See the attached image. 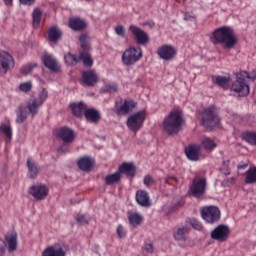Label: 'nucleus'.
Here are the masks:
<instances>
[{
  "mask_svg": "<svg viewBox=\"0 0 256 256\" xmlns=\"http://www.w3.org/2000/svg\"><path fill=\"white\" fill-rule=\"evenodd\" d=\"M47 97H48V92L43 89V90L39 93L38 97L35 98L34 100H35L37 103H39V105H42V104L44 103V101L47 99Z\"/></svg>",
  "mask_w": 256,
  "mask_h": 256,
  "instance_id": "a19ab883",
  "label": "nucleus"
},
{
  "mask_svg": "<svg viewBox=\"0 0 256 256\" xmlns=\"http://www.w3.org/2000/svg\"><path fill=\"white\" fill-rule=\"evenodd\" d=\"M230 235V229L226 225H219L215 230L212 231L211 237L219 242H225Z\"/></svg>",
  "mask_w": 256,
  "mask_h": 256,
  "instance_id": "ddd939ff",
  "label": "nucleus"
},
{
  "mask_svg": "<svg viewBox=\"0 0 256 256\" xmlns=\"http://www.w3.org/2000/svg\"><path fill=\"white\" fill-rule=\"evenodd\" d=\"M69 151L68 146L64 145L58 149V153L63 154Z\"/></svg>",
  "mask_w": 256,
  "mask_h": 256,
  "instance_id": "bf43d9fd",
  "label": "nucleus"
},
{
  "mask_svg": "<svg viewBox=\"0 0 256 256\" xmlns=\"http://www.w3.org/2000/svg\"><path fill=\"white\" fill-rule=\"evenodd\" d=\"M19 89L24 93L29 92L32 89V83L31 82L22 83L20 84Z\"/></svg>",
  "mask_w": 256,
  "mask_h": 256,
  "instance_id": "49530a36",
  "label": "nucleus"
},
{
  "mask_svg": "<svg viewBox=\"0 0 256 256\" xmlns=\"http://www.w3.org/2000/svg\"><path fill=\"white\" fill-rule=\"evenodd\" d=\"M88 36L87 35H82L80 36L79 38V41L81 43V47L84 49V50H88L89 49V45H88Z\"/></svg>",
  "mask_w": 256,
  "mask_h": 256,
  "instance_id": "c03bdc74",
  "label": "nucleus"
},
{
  "mask_svg": "<svg viewBox=\"0 0 256 256\" xmlns=\"http://www.w3.org/2000/svg\"><path fill=\"white\" fill-rule=\"evenodd\" d=\"M202 218L210 224H214L220 220L221 212L216 206H206L201 209Z\"/></svg>",
  "mask_w": 256,
  "mask_h": 256,
  "instance_id": "0eeeda50",
  "label": "nucleus"
},
{
  "mask_svg": "<svg viewBox=\"0 0 256 256\" xmlns=\"http://www.w3.org/2000/svg\"><path fill=\"white\" fill-rule=\"evenodd\" d=\"M188 231L186 227L180 228L177 230V232L174 234V237L177 240H183L185 238V233Z\"/></svg>",
  "mask_w": 256,
  "mask_h": 256,
  "instance_id": "79ce46f5",
  "label": "nucleus"
},
{
  "mask_svg": "<svg viewBox=\"0 0 256 256\" xmlns=\"http://www.w3.org/2000/svg\"><path fill=\"white\" fill-rule=\"evenodd\" d=\"M229 163H230L229 160L224 161L223 168H224V170H225V171H224V174H225V175H230V174H231V171L228 169Z\"/></svg>",
  "mask_w": 256,
  "mask_h": 256,
  "instance_id": "6e6d98bb",
  "label": "nucleus"
},
{
  "mask_svg": "<svg viewBox=\"0 0 256 256\" xmlns=\"http://www.w3.org/2000/svg\"><path fill=\"white\" fill-rule=\"evenodd\" d=\"M3 2L8 7H11L13 5V0H3Z\"/></svg>",
  "mask_w": 256,
  "mask_h": 256,
  "instance_id": "052dcab7",
  "label": "nucleus"
},
{
  "mask_svg": "<svg viewBox=\"0 0 256 256\" xmlns=\"http://www.w3.org/2000/svg\"><path fill=\"white\" fill-rule=\"evenodd\" d=\"M230 81L229 77L215 76L213 77V82L221 87H226Z\"/></svg>",
  "mask_w": 256,
  "mask_h": 256,
  "instance_id": "e433bc0d",
  "label": "nucleus"
},
{
  "mask_svg": "<svg viewBox=\"0 0 256 256\" xmlns=\"http://www.w3.org/2000/svg\"><path fill=\"white\" fill-rule=\"evenodd\" d=\"M65 63L69 66H74L77 63L80 62L79 57H76L73 54L68 53L65 57H64Z\"/></svg>",
  "mask_w": 256,
  "mask_h": 256,
  "instance_id": "4c0bfd02",
  "label": "nucleus"
},
{
  "mask_svg": "<svg viewBox=\"0 0 256 256\" xmlns=\"http://www.w3.org/2000/svg\"><path fill=\"white\" fill-rule=\"evenodd\" d=\"M121 173L119 172V170L113 174H110V175H107L105 177V183L107 185H113V184H116V183H119L120 180H121Z\"/></svg>",
  "mask_w": 256,
  "mask_h": 256,
  "instance_id": "c756f323",
  "label": "nucleus"
},
{
  "mask_svg": "<svg viewBox=\"0 0 256 256\" xmlns=\"http://www.w3.org/2000/svg\"><path fill=\"white\" fill-rule=\"evenodd\" d=\"M27 166H28L31 178H34L39 173L38 167L36 166L35 162L31 158L27 160Z\"/></svg>",
  "mask_w": 256,
  "mask_h": 256,
  "instance_id": "72a5a7b5",
  "label": "nucleus"
},
{
  "mask_svg": "<svg viewBox=\"0 0 256 256\" xmlns=\"http://www.w3.org/2000/svg\"><path fill=\"white\" fill-rule=\"evenodd\" d=\"M103 90L105 92L114 93L117 92L118 87L115 83H109L104 86Z\"/></svg>",
  "mask_w": 256,
  "mask_h": 256,
  "instance_id": "37998d69",
  "label": "nucleus"
},
{
  "mask_svg": "<svg viewBox=\"0 0 256 256\" xmlns=\"http://www.w3.org/2000/svg\"><path fill=\"white\" fill-rule=\"evenodd\" d=\"M71 109H72V113L76 117H82L83 115L86 114L87 106L83 102L73 103L71 104Z\"/></svg>",
  "mask_w": 256,
  "mask_h": 256,
  "instance_id": "aec40b11",
  "label": "nucleus"
},
{
  "mask_svg": "<svg viewBox=\"0 0 256 256\" xmlns=\"http://www.w3.org/2000/svg\"><path fill=\"white\" fill-rule=\"evenodd\" d=\"M62 37V32L58 27H52L48 31V38L51 42L56 43Z\"/></svg>",
  "mask_w": 256,
  "mask_h": 256,
  "instance_id": "b1692460",
  "label": "nucleus"
},
{
  "mask_svg": "<svg viewBox=\"0 0 256 256\" xmlns=\"http://www.w3.org/2000/svg\"><path fill=\"white\" fill-rule=\"evenodd\" d=\"M128 219L133 227H138L144 220V217L139 213H129Z\"/></svg>",
  "mask_w": 256,
  "mask_h": 256,
  "instance_id": "a878e982",
  "label": "nucleus"
},
{
  "mask_svg": "<svg viewBox=\"0 0 256 256\" xmlns=\"http://www.w3.org/2000/svg\"><path fill=\"white\" fill-rule=\"evenodd\" d=\"M29 194L37 200H42L48 195V187L42 184H37L29 189Z\"/></svg>",
  "mask_w": 256,
  "mask_h": 256,
  "instance_id": "4468645a",
  "label": "nucleus"
},
{
  "mask_svg": "<svg viewBox=\"0 0 256 256\" xmlns=\"http://www.w3.org/2000/svg\"><path fill=\"white\" fill-rule=\"evenodd\" d=\"M145 119H146V112L144 110L136 112L131 116H129L127 120V127L132 132H137L143 127Z\"/></svg>",
  "mask_w": 256,
  "mask_h": 256,
  "instance_id": "423d86ee",
  "label": "nucleus"
},
{
  "mask_svg": "<svg viewBox=\"0 0 256 256\" xmlns=\"http://www.w3.org/2000/svg\"><path fill=\"white\" fill-rule=\"evenodd\" d=\"M136 201L142 207L148 208L151 206V200L147 191L138 190L136 193Z\"/></svg>",
  "mask_w": 256,
  "mask_h": 256,
  "instance_id": "f3484780",
  "label": "nucleus"
},
{
  "mask_svg": "<svg viewBox=\"0 0 256 256\" xmlns=\"http://www.w3.org/2000/svg\"><path fill=\"white\" fill-rule=\"evenodd\" d=\"M115 33L120 36L121 38H125V28L122 25H118L115 28Z\"/></svg>",
  "mask_w": 256,
  "mask_h": 256,
  "instance_id": "3c124183",
  "label": "nucleus"
},
{
  "mask_svg": "<svg viewBox=\"0 0 256 256\" xmlns=\"http://www.w3.org/2000/svg\"><path fill=\"white\" fill-rule=\"evenodd\" d=\"M198 118L200 120L201 125H203L206 128L216 127L220 123V118L216 113L215 106L205 108L202 112L199 113Z\"/></svg>",
  "mask_w": 256,
  "mask_h": 256,
  "instance_id": "20e7f679",
  "label": "nucleus"
},
{
  "mask_svg": "<svg viewBox=\"0 0 256 256\" xmlns=\"http://www.w3.org/2000/svg\"><path fill=\"white\" fill-rule=\"evenodd\" d=\"M79 59H80V62L81 61L83 62V65L85 67H91L93 65V59L86 52L81 53L80 56H79Z\"/></svg>",
  "mask_w": 256,
  "mask_h": 256,
  "instance_id": "c9c22d12",
  "label": "nucleus"
},
{
  "mask_svg": "<svg viewBox=\"0 0 256 256\" xmlns=\"http://www.w3.org/2000/svg\"><path fill=\"white\" fill-rule=\"evenodd\" d=\"M244 140L251 145L256 146V133L255 132H248L243 136Z\"/></svg>",
  "mask_w": 256,
  "mask_h": 256,
  "instance_id": "58836bf2",
  "label": "nucleus"
},
{
  "mask_svg": "<svg viewBox=\"0 0 256 256\" xmlns=\"http://www.w3.org/2000/svg\"><path fill=\"white\" fill-rule=\"evenodd\" d=\"M142 250L146 253V254H151L154 251V247L151 243H147L143 246Z\"/></svg>",
  "mask_w": 256,
  "mask_h": 256,
  "instance_id": "603ef678",
  "label": "nucleus"
},
{
  "mask_svg": "<svg viewBox=\"0 0 256 256\" xmlns=\"http://www.w3.org/2000/svg\"><path fill=\"white\" fill-rule=\"evenodd\" d=\"M206 191V180L204 178H198L196 177L190 186L189 193L196 197L199 198L201 197Z\"/></svg>",
  "mask_w": 256,
  "mask_h": 256,
  "instance_id": "6e6552de",
  "label": "nucleus"
},
{
  "mask_svg": "<svg viewBox=\"0 0 256 256\" xmlns=\"http://www.w3.org/2000/svg\"><path fill=\"white\" fill-rule=\"evenodd\" d=\"M120 175L126 174L129 177H133L136 173V167L132 163H123L120 167L119 170Z\"/></svg>",
  "mask_w": 256,
  "mask_h": 256,
  "instance_id": "412c9836",
  "label": "nucleus"
},
{
  "mask_svg": "<svg viewBox=\"0 0 256 256\" xmlns=\"http://www.w3.org/2000/svg\"><path fill=\"white\" fill-rule=\"evenodd\" d=\"M36 67V64H28L25 65L22 69H21V73L24 75H27L29 73L32 72V70Z\"/></svg>",
  "mask_w": 256,
  "mask_h": 256,
  "instance_id": "a18cd8bd",
  "label": "nucleus"
},
{
  "mask_svg": "<svg viewBox=\"0 0 256 256\" xmlns=\"http://www.w3.org/2000/svg\"><path fill=\"white\" fill-rule=\"evenodd\" d=\"M157 54L164 61H172L177 55V50L172 45H163L158 49Z\"/></svg>",
  "mask_w": 256,
  "mask_h": 256,
  "instance_id": "9b49d317",
  "label": "nucleus"
},
{
  "mask_svg": "<svg viewBox=\"0 0 256 256\" xmlns=\"http://www.w3.org/2000/svg\"><path fill=\"white\" fill-rule=\"evenodd\" d=\"M247 167H248L247 163H241L240 165H238L239 170L246 169Z\"/></svg>",
  "mask_w": 256,
  "mask_h": 256,
  "instance_id": "680f3d73",
  "label": "nucleus"
},
{
  "mask_svg": "<svg viewBox=\"0 0 256 256\" xmlns=\"http://www.w3.org/2000/svg\"><path fill=\"white\" fill-rule=\"evenodd\" d=\"M0 132L3 133L9 140L12 138V129L9 125L2 124L0 126Z\"/></svg>",
  "mask_w": 256,
  "mask_h": 256,
  "instance_id": "ea45409f",
  "label": "nucleus"
},
{
  "mask_svg": "<svg viewBox=\"0 0 256 256\" xmlns=\"http://www.w3.org/2000/svg\"><path fill=\"white\" fill-rule=\"evenodd\" d=\"M116 232H117L118 237L121 238V239L125 238L126 235H127V231H126V229L122 225H119L117 227Z\"/></svg>",
  "mask_w": 256,
  "mask_h": 256,
  "instance_id": "de8ad7c7",
  "label": "nucleus"
},
{
  "mask_svg": "<svg viewBox=\"0 0 256 256\" xmlns=\"http://www.w3.org/2000/svg\"><path fill=\"white\" fill-rule=\"evenodd\" d=\"M190 224L195 230L201 231L203 229L202 224L196 219H191Z\"/></svg>",
  "mask_w": 256,
  "mask_h": 256,
  "instance_id": "8fccbe9b",
  "label": "nucleus"
},
{
  "mask_svg": "<svg viewBox=\"0 0 256 256\" xmlns=\"http://www.w3.org/2000/svg\"><path fill=\"white\" fill-rule=\"evenodd\" d=\"M29 112L27 111V108H24V106H21L17 112V118L16 123L22 124L28 117Z\"/></svg>",
  "mask_w": 256,
  "mask_h": 256,
  "instance_id": "7c9ffc66",
  "label": "nucleus"
},
{
  "mask_svg": "<svg viewBox=\"0 0 256 256\" xmlns=\"http://www.w3.org/2000/svg\"><path fill=\"white\" fill-rule=\"evenodd\" d=\"M85 118L87 119V121L91 122V123H98L99 120L101 119V115L100 113L95 110V109H86L85 112Z\"/></svg>",
  "mask_w": 256,
  "mask_h": 256,
  "instance_id": "4be33fe9",
  "label": "nucleus"
},
{
  "mask_svg": "<svg viewBox=\"0 0 256 256\" xmlns=\"http://www.w3.org/2000/svg\"><path fill=\"white\" fill-rule=\"evenodd\" d=\"M41 18H42V10H40V8H34L32 12V20H33L32 25L35 29L39 27Z\"/></svg>",
  "mask_w": 256,
  "mask_h": 256,
  "instance_id": "cd10ccee",
  "label": "nucleus"
},
{
  "mask_svg": "<svg viewBox=\"0 0 256 256\" xmlns=\"http://www.w3.org/2000/svg\"><path fill=\"white\" fill-rule=\"evenodd\" d=\"M43 61H44L45 66L48 69H50L51 71H58L59 70V66L57 64V61L51 55H45Z\"/></svg>",
  "mask_w": 256,
  "mask_h": 256,
  "instance_id": "393cba45",
  "label": "nucleus"
},
{
  "mask_svg": "<svg viewBox=\"0 0 256 256\" xmlns=\"http://www.w3.org/2000/svg\"><path fill=\"white\" fill-rule=\"evenodd\" d=\"M237 80L233 83L231 87V91L235 92L237 96L239 97H245L250 93V87L245 82L246 79H250L252 81H255L256 77L252 76L250 77L249 73L246 71H241L240 73L236 74Z\"/></svg>",
  "mask_w": 256,
  "mask_h": 256,
  "instance_id": "7ed1b4c3",
  "label": "nucleus"
},
{
  "mask_svg": "<svg viewBox=\"0 0 256 256\" xmlns=\"http://www.w3.org/2000/svg\"><path fill=\"white\" fill-rule=\"evenodd\" d=\"M129 31L135 37L138 45L145 46L149 41V35L136 25H131Z\"/></svg>",
  "mask_w": 256,
  "mask_h": 256,
  "instance_id": "9d476101",
  "label": "nucleus"
},
{
  "mask_svg": "<svg viewBox=\"0 0 256 256\" xmlns=\"http://www.w3.org/2000/svg\"><path fill=\"white\" fill-rule=\"evenodd\" d=\"M184 117L181 111L173 110L165 117L162 127L163 130L171 136L177 135L183 127Z\"/></svg>",
  "mask_w": 256,
  "mask_h": 256,
  "instance_id": "f257e3e1",
  "label": "nucleus"
},
{
  "mask_svg": "<svg viewBox=\"0 0 256 256\" xmlns=\"http://www.w3.org/2000/svg\"><path fill=\"white\" fill-rule=\"evenodd\" d=\"M94 160L90 157H83L79 160L78 166L84 172H89L93 166Z\"/></svg>",
  "mask_w": 256,
  "mask_h": 256,
  "instance_id": "5701e85b",
  "label": "nucleus"
},
{
  "mask_svg": "<svg viewBox=\"0 0 256 256\" xmlns=\"http://www.w3.org/2000/svg\"><path fill=\"white\" fill-rule=\"evenodd\" d=\"M69 27L75 31H80L86 27V23L78 18H75L69 21Z\"/></svg>",
  "mask_w": 256,
  "mask_h": 256,
  "instance_id": "c85d7f7f",
  "label": "nucleus"
},
{
  "mask_svg": "<svg viewBox=\"0 0 256 256\" xmlns=\"http://www.w3.org/2000/svg\"><path fill=\"white\" fill-rule=\"evenodd\" d=\"M42 106L36 100L30 101L27 106H23V108H27V112L31 113L33 116L37 114L39 107Z\"/></svg>",
  "mask_w": 256,
  "mask_h": 256,
  "instance_id": "2f4dec72",
  "label": "nucleus"
},
{
  "mask_svg": "<svg viewBox=\"0 0 256 256\" xmlns=\"http://www.w3.org/2000/svg\"><path fill=\"white\" fill-rule=\"evenodd\" d=\"M143 57L141 48L130 47L126 49L122 55V63L124 66H133L139 62Z\"/></svg>",
  "mask_w": 256,
  "mask_h": 256,
  "instance_id": "39448f33",
  "label": "nucleus"
},
{
  "mask_svg": "<svg viewBox=\"0 0 256 256\" xmlns=\"http://www.w3.org/2000/svg\"><path fill=\"white\" fill-rule=\"evenodd\" d=\"M153 183H154V179H153L152 176L147 175V176L144 178V184H145L147 187H150Z\"/></svg>",
  "mask_w": 256,
  "mask_h": 256,
  "instance_id": "864d4df0",
  "label": "nucleus"
},
{
  "mask_svg": "<svg viewBox=\"0 0 256 256\" xmlns=\"http://www.w3.org/2000/svg\"><path fill=\"white\" fill-rule=\"evenodd\" d=\"M184 20L187 22H196V16L193 12H185Z\"/></svg>",
  "mask_w": 256,
  "mask_h": 256,
  "instance_id": "09e8293b",
  "label": "nucleus"
},
{
  "mask_svg": "<svg viewBox=\"0 0 256 256\" xmlns=\"http://www.w3.org/2000/svg\"><path fill=\"white\" fill-rule=\"evenodd\" d=\"M55 136L59 139H61L64 143L70 144L75 140V132L68 128V127H62L56 130Z\"/></svg>",
  "mask_w": 256,
  "mask_h": 256,
  "instance_id": "f8f14e48",
  "label": "nucleus"
},
{
  "mask_svg": "<svg viewBox=\"0 0 256 256\" xmlns=\"http://www.w3.org/2000/svg\"><path fill=\"white\" fill-rule=\"evenodd\" d=\"M4 251H5V242L2 239H0V256H3Z\"/></svg>",
  "mask_w": 256,
  "mask_h": 256,
  "instance_id": "13d9d810",
  "label": "nucleus"
},
{
  "mask_svg": "<svg viewBox=\"0 0 256 256\" xmlns=\"http://www.w3.org/2000/svg\"><path fill=\"white\" fill-rule=\"evenodd\" d=\"M15 65L13 57L7 52H0V75H5Z\"/></svg>",
  "mask_w": 256,
  "mask_h": 256,
  "instance_id": "1a4fd4ad",
  "label": "nucleus"
},
{
  "mask_svg": "<svg viewBox=\"0 0 256 256\" xmlns=\"http://www.w3.org/2000/svg\"><path fill=\"white\" fill-rule=\"evenodd\" d=\"M66 252L60 244L49 246L45 249L42 256H65Z\"/></svg>",
  "mask_w": 256,
  "mask_h": 256,
  "instance_id": "dca6fc26",
  "label": "nucleus"
},
{
  "mask_svg": "<svg viewBox=\"0 0 256 256\" xmlns=\"http://www.w3.org/2000/svg\"><path fill=\"white\" fill-rule=\"evenodd\" d=\"M136 106V103L132 100L125 101L122 106H117L115 108V113L119 116L127 115L130 111H132Z\"/></svg>",
  "mask_w": 256,
  "mask_h": 256,
  "instance_id": "a211bd4d",
  "label": "nucleus"
},
{
  "mask_svg": "<svg viewBox=\"0 0 256 256\" xmlns=\"http://www.w3.org/2000/svg\"><path fill=\"white\" fill-rule=\"evenodd\" d=\"M98 79H99L98 75L93 70L86 71L82 75V81L87 86H94L98 82Z\"/></svg>",
  "mask_w": 256,
  "mask_h": 256,
  "instance_id": "6ab92c4d",
  "label": "nucleus"
},
{
  "mask_svg": "<svg viewBox=\"0 0 256 256\" xmlns=\"http://www.w3.org/2000/svg\"><path fill=\"white\" fill-rule=\"evenodd\" d=\"M213 44H224L225 49H231L237 44V39L233 31L229 27H222L217 29L212 37Z\"/></svg>",
  "mask_w": 256,
  "mask_h": 256,
  "instance_id": "f03ea898",
  "label": "nucleus"
},
{
  "mask_svg": "<svg viewBox=\"0 0 256 256\" xmlns=\"http://www.w3.org/2000/svg\"><path fill=\"white\" fill-rule=\"evenodd\" d=\"M9 252H13L17 249V234L11 233L6 236Z\"/></svg>",
  "mask_w": 256,
  "mask_h": 256,
  "instance_id": "bb28decb",
  "label": "nucleus"
},
{
  "mask_svg": "<svg viewBox=\"0 0 256 256\" xmlns=\"http://www.w3.org/2000/svg\"><path fill=\"white\" fill-rule=\"evenodd\" d=\"M19 2L22 5L31 6L36 2V0H19Z\"/></svg>",
  "mask_w": 256,
  "mask_h": 256,
  "instance_id": "4d7b16f0",
  "label": "nucleus"
},
{
  "mask_svg": "<svg viewBox=\"0 0 256 256\" xmlns=\"http://www.w3.org/2000/svg\"><path fill=\"white\" fill-rule=\"evenodd\" d=\"M202 146L208 150V151H212L214 150L216 147H217V144L216 142L209 138V137H205L203 140H202Z\"/></svg>",
  "mask_w": 256,
  "mask_h": 256,
  "instance_id": "473e14b6",
  "label": "nucleus"
},
{
  "mask_svg": "<svg viewBox=\"0 0 256 256\" xmlns=\"http://www.w3.org/2000/svg\"><path fill=\"white\" fill-rule=\"evenodd\" d=\"M145 25H149L151 28H153L155 26V24L152 22V23H147Z\"/></svg>",
  "mask_w": 256,
  "mask_h": 256,
  "instance_id": "e2e57ef3",
  "label": "nucleus"
},
{
  "mask_svg": "<svg viewBox=\"0 0 256 256\" xmlns=\"http://www.w3.org/2000/svg\"><path fill=\"white\" fill-rule=\"evenodd\" d=\"M77 222L81 225L86 224L88 222V219L85 215H80L77 217Z\"/></svg>",
  "mask_w": 256,
  "mask_h": 256,
  "instance_id": "5fc2aeb1",
  "label": "nucleus"
},
{
  "mask_svg": "<svg viewBox=\"0 0 256 256\" xmlns=\"http://www.w3.org/2000/svg\"><path fill=\"white\" fill-rule=\"evenodd\" d=\"M186 155L191 161H198L201 157V146L191 144L186 148Z\"/></svg>",
  "mask_w": 256,
  "mask_h": 256,
  "instance_id": "2eb2a0df",
  "label": "nucleus"
},
{
  "mask_svg": "<svg viewBox=\"0 0 256 256\" xmlns=\"http://www.w3.org/2000/svg\"><path fill=\"white\" fill-rule=\"evenodd\" d=\"M245 182L247 184H253L256 182V167L251 168L246 172Z\"/></svg>",
  "mask_w": 256,
  "mask_h": 256,
  "instance_id": "f704fd0d",
  "label": "nucleus"
}]
</instances>
